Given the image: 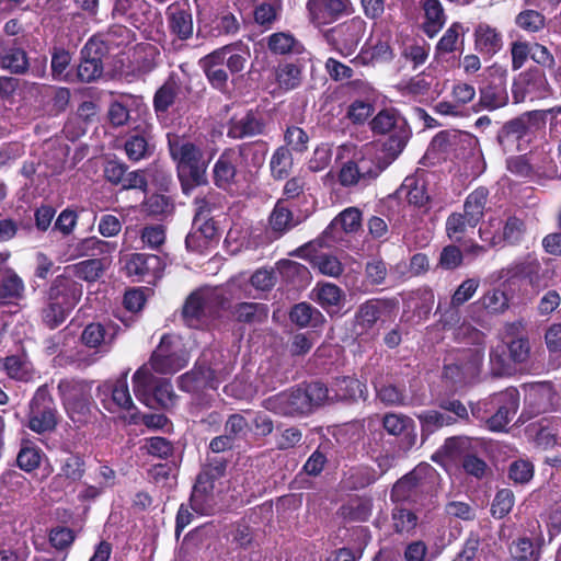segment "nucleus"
I'll return each mask as SVG.
<instances>
[{
  "instance_id": "f257e3e1",
  "label": "nucleus",
  "mask_w": 561,
  "mask_h": 561,
  "mask_svg": "<svg viewBox=\"0 0 561 561\" xmlns=\"http://www.w3.org/2000/svg\"><path fill=\"white\" fill-rule=\"evenodd\" d=\"M168 151L174 163L181 191L185 196L201 186H207L209 159L196 142L176 134H168Z\"/></svg>"
},
{
  "instance_id": "f03ea898",
  "label": "nucleus",
  "mask_w": 561,
  "mask_h": 561,
  "mask_svg": "<svg viewBox=\"0 0 561 561\" xmlns=\"http://www.w3.org/2000/svg\"><path fill=\"white\" fill-rule=\"evenodd\" d=\"M438 472L430 463L421 462L398 479L390 491L393 503L424 505L436 492Z\"/></svg>"
},
{
  "instance_id": "7ed1b4c3",
  "label": "nucleus",
  "mask_w": 561,
  "mask_h": 561,
  "mask_svg": "<svg viewBox=\"0 0 561 561\" xmlns=\"http://www.w3.org/2000/svg\"><path fill=\"white\" fill-rule=\"evenodd\" d=\"M82 296V286L73 279L58 276L48 291V302L42 311L43 322L49 328L59 327L77 306Z\"/></svg>"
},
{
  "instance_id": "20e7f679",
  "label": "nucleus",
  "mask_w": 561,
  "mask_h": 561,
  "mask_svg": "<svg viewBox=\"0 0 561 561\" xmlns=\"http://www.w3.org/2000/svg\"><path fill=\"white\" fill-rule=\"evenodd\" d=\"M133 386L136 398L150 408H169L176 399L170 379L156 377L147 365L136 370Z\"/></svg>"
},
{
  "instance_id": "39448f33",
  "label": "nucleus",
  "mask_w": 561,
  "mask_h": 561,
  "mask_svg": "<svg viewBox=\"0 0 561 561\" xmlns=\"http://www.w3.org/2000/svg\"><path fill=\"white\" fill-rule=\"evenodd\" d=\"M225 300L224 295L214 290L199 288L192 291L181 309L183 323L191 329L203 330L216 309L224 307Z\"/></svg>"
},
{
  "instance_id": "423d86ee",
  "label": "nucleus",
  "mask_w": 561,
  "mask_h": 561,
  "mask_svg": "<svg viewBox=\"0 0 561 561\" xmlns=\"http://www.w3.org/2000/svg\"><path fill=\"white\" fill-rule=\"evenodd\" d=\"M501 278L510 285L526 284L534 289H539L548 287L551 272L535 253H527L503 267Z\"/></svg>"
},
{
  "instance_id": "0eeeda50",
  "label": "nucleus",
  "mask_w": 561,
  "mask_h": 561,
  "mask_svg": "<svg viewBox=\"0 0 561 561\" xmlns=\"http://www.w3.org/2000/svg\"><path fill=\"white\" fill-rule=\"evenodd\" d=\"M148 367L160 375H173L183 369L187 360L178 336L164 333L150 355Z\"/></svg>"
},
{
  "instance_id": "6e6552de",
  "label": "nucleus",
  "mask_w": 561,
  "mask_h": 561,
  "mask_svg": "<svg viewBox=\"0 0 561 561\" xmlns=\"http://www.w3.org/2000/svg\"><path fill=\"white\" fill-rule=\"evenodd\" d=\"M539 116V112H528L505 122L496 133V144L503 152L524 150V144L530 140L531 123Z\"/></svg>"
},
{
  "instance_id": "1a4fd4ad",
  "label": "nucleus",
  "mask_w": 561,
  "mask_h": 561,
  "mask_svg": "<svg viewBox=\"0 0 561 561\" xmlns=\"http://www.w3.org/2000/svg\"><path fill=\"white\" fill-rule=\"evenodd\" d=\"M508 71L494 64L486 69L485 82L479 89V105L488 111H495L508 103Z\"/></svg>"
},
{
  "instance_id": "9d476101",
  "label": "nucleus",
  "mask_w": 561,
  "mask_h": 561,
  "mask_svg": "<svg viewBox=\"0 0 561 561\" xmlns=\"http://www.w3.org/2000/svg\"><path fill=\"white\" fill-rule=\"evenodd\" d=\"M238 165L234 150L225 148L211 168L214 186L231 197L239 196L241 193V172Z\"/></svg>"
},
{
  "instance_id": "9b49d317",
  "label": "nucleus",
  "mask_w": 561,
  "mask_h": 561,
  "mask_svg": "<svg viewBox=\"0 0 561 561\" xmlns=\"http://www.w3.org/2000/svg\"><path fill=\"white\" fill-rule=\"evenodd\" d=\"M57 424V411L46 385L41 386L30 402L28 427L42 434L50 432Z\"/></svg>"
},
{
  "instance_id": "f8f14e48",
  "label": "nucleus",
  "mask_w": 561,
  "mask_h": 561,
  "mask_svg": "<svg viewBox=\"0 0 561 561\" xmlns=\"http://www.w3.org/2000/svg\"><path fill=\"white\" fill-rule=\"evenodd\" d=\"M512 91L515 103L543 100L552 93L545 71L538 67H530L519 73Z\"/></svg>"
},
{
  "instance_id": "ddd939ff",
  "label": "nucleus",
  "mask_w": 561,
  "mask_h": 561,
  "mask_svg": "<svg viewBox=\"0 0 561 561\" xmlns=\"http://www.w3.org/2000/svg\"><path fill=\"white\" fill-rule=\"evenodd\" d=\"M364 34V22L352 19L324 33L328 45L342 57H348L357 49Z\"/></svg>"
},
{
  "instance_id": "4468645a",
  "label": "nucleus",
  "mask_w": 561,
  "mask_h": 561,
  "mask_svg": "<svg viewBox=\"0 0 561 561\" xmlns=\"http://www.w3.org/2000/svg\"><path fill=\"white\" fill-rule=\"evenodd\" d=\"M237 47L238 43L224 45L198 60V66L203 70L208 83L220 93L229 91V75L224 66L226 56L231 50H236Z\"/></svg>"
},
{
  "instance_id": "2eb2a0df",
  "label": "nucleus",
  "mask_w": 561,
  "mask_h": 561,
  "mask_svg": "<svg viewBox=\"0 0 561 561\" xmlns=\"http://www.w3.org/2000/svg\"><path fill=\"white\" fill-rule=\"evenodd\" d=\"M519 400V391L515 387H508L503 391L492 393L491 432L507 431V425L518 411Z\"/></svg>"
},
{
  "instance_id": "dca6fc26",
  "label": "nucleus",
  "mask_w": 561,
  "mask_h": 561,
  "mask_svg": "<svg viewBox=\"0 0 561 561\" xmlns=\"http://www.w3.org/2000/svg\"><path fill=\"white\" fill-rule=\"evenodd\" d=\"M82 60L78 66L77 75L80 81L91 82L103 73V57L105 55V35H93L81 50Z\"/></svg>"
},
{
  "instance_id": "f3484780",
  "label": "nucleus",
  "mask_w": 561,
  "mask_h": 561,
  "mask_svg": "<svg viewBox=\"0 0 561 561\" xmlns=\"http://www.w3.org/2000/svg\"><path fill=\"white\" fill-rule=\"evenodd\" d=\"M262 407L270 412L283 416H297L308 414L309 404L302 386L293 387L263 400Z\"/></svg>"
},
{
  "instance_id": "a211bd4d",
  "label": "nucleus",
  "mask_w": 561,
  "mask_h": 561,
  "mask_svg": "<svg viewBox=\"0 0 561 561\" xmlns=\"http://www.w3.org/2000/svg\"><path fill=\"white\" fill-rule=\"evenodd\" d=\"M309 20L317 26L328 25L355 12L351 0H308Z\"/></svg>"
},
{
  "instance_id": "6ab92c4d",
  "label": "nucleus",
  "mask_w": 561,
  "mask_h": 561,
  "mask_svg": "<svg viewBox=\"0 0 561 561\" xmlns=\"http://www.w3.org/2000/svg\"><path fill=\"white\" fill-rule=\"evenodd\" d=\"M220 237L217 221L193 220L185 238V248L191 253L204 255L219 244Z\"/></svg>"
},
{
  "instance_id": "aec40b11",
  "label": "nucleus",
  "mask_w": 561,
  "mask_h": 561,
  "mask_svg": "<svg viewBox=\"0 0 561 561\" xmlns=\"http://www.w3.org/2000/svg\"><path fill=\"white\" fill-rule=\"evenodd\" d=\"M267 122L257 110H249L240 118H231L228 123L227 137L233 140L252 138L266 134Z\"/></svg>"
},
{
  "instance_id": "412c9836",
  "label": "nucleus",
  "mask_w": 561,
  "mask_h": 561,
  "mask_svg": "<svg viewBox=\"0 0 561 561\" xmlns=\"http://www.w3.org/2000/svg\"><path fill=\"white\" fill-rule=\"evenodd\" d=\"M386 304L380 299H368L360 304L355 311L353 319L352 334L358 343L364 341V336L376 325L381 317Z\"/></svg>"
},
{
  "instance_id": "4be33fe9",
  "label": "nucleus",
  "mask_w": 561,
  "mask_h": 561,
  "mask_svg": "<svg viewBox=\"0 0 561 561\" xmlns=\"http://www.w3.org/2000/svg\"><path fill=\"white\" fill-rule=\"evenodd\" d=\"M123 268L129 277H159L164 270L163 260L157 254L133 253L121 259Z\"/></svg>"
},
{
  "instance_id": "5701e85b",
  "label": "nucleus",
  "mask_w": 561,
  "mask_h": 561,
  "mask_svg": "<svg viewBox=\"0 0 561 561\" xmlns=\"http://www.w3.org/2000/svg\"><path fill=\"white\" fill-rule=\"evenodd\" d=\"M473 45L484 59H491L503 49L504 35L496 26L480 22L473 31Z\"/></svg>"
},
{
  "instance_id": "b1692460",
  "label": "nucleus",
  "mask_w": 561,
  "mask_h": 561,
  "mask_svg": "<svg viewBox=\"0 0 561 561\" xmlns=\"http://www.w3.org/2000/svg\"><path fill=\"white\" fill-rule=\"evenodd\" d=\"M332 402L355 403L366 401L368 389L365 382L355 376H339L331 381Z\"/></svg>"
},
{
  "instance_id": "393cba45",
  "label": "nucleus",
  "mask_w": 561,
  "mask_h": 561,
  "mask_svg": "<svg viewBox=\"0 0 561 561\" xmlns=\"http://www.w3.org/2000/svg\"><path fill=\"white\" fill-rule=\"evenodd\" d=\"M312 299L331 317L339 316L345 294L341 287L329 282H318L312 289Z\"/></svg>"
},
{
  "instance_id": "a878e982",
  "label": "nucleus",
  "mask_w": 561,
  "mask_h": 561,
  "mask_svg": "<svg viewBox=\"0 0 561 561\" xmlns=\"http://www.w3.org/2000/svg\"><path fill=\"white\" fill-rule=\"evenodd\" d=\"M150 138L147 127L138 126L131 129L122 144L128 160L138 162L152 156L154 146L149 142ZM116 147H121V145H116Z\"/></svg>"
},
{
  "instance_id": "bb28decb",
  "label": "nucleus",
  "mask_w": 561,
  "mask_h": 561,
  "mask_svg": "<svg viewBox=\"0 0 561 561\" xmlns=\"http://www.w3.org/2000/svg\"><path fill=\"white\" fill-rule=\"evenodd\" d=\"M181 92L179 76L171 72L165 81L156 90L152 106L157 118H164L170 108L175 104Z\"/></svg>"
},
{
  "instance_id": "cd10ccee",
  "label": "nucleus",
  "mask_w": 561,
  "mask_h": 561,
  "mask_svg": "<svg viewBox=\"0 0 561 561\" xmlns=\"http://www.w3.org/2000/svg\"><path fill=\"white\" fill-rule=\"evenodd\" d=\"M134 41L135 33L125 25L114 24L107 28V56L113 49H118V53L115 54V58H117V60L114 65V71L119 73L129 72L128 70H125L124 56L126 55L125 48Z\"/></svg>"
},
{
  "instance_id": "c85d7f7f",
  "label": "nucleus",
  "mask_w": 561,
  "mask_h": 561,
  "mask_svg": "<svg viewBox=\"0 0 561 561\" xmlns=\"http://www.w3.org/2000/svg\"><path fill=\"white\" fill-rule=\"evenodd\" d=\"M396 121L398 123L389 125V137L382 145L386 157L390 160L399 157L412 136L411 127L403 115H398Z\"/></svg>"
},
{
  "instance_id": "c756f323",
  "label": "nucleus",
  "mask_w": 561,
  "mask_h": 561,
  "mask_svg": "<svg viewBox=\"0 0 561 561\" xmlns=\"http://www.w3.org/2000/svg\"><path fill=\"white\" fill-rule=\"evenodd\" d=\"M25 297V284L11 267L0 271V305H18Z\"/></svg>"
},
{
  "instance_id": "7c9ffc66",
  "label": "nucleus",
  "mask_w": 561,
  "mask_h": 561,
  "mask_svg": "<svg viewBox=\"0 0 561 561\" xmlns=\"http://www.w3.org/2000/svg\"><path fill=\"white\" fill-rule=\"evenodd\" d=\"M468 337L472 341V347L461 348L457 352L458 360L466 365L470 374L477 371L483 363L485 353V334L476 329H468Z\"/></svg>"
},
{
  "instance_id": "2f4dec72",
  "label": "nucleus",
  "mask_w": 561,
  "mask_h": 561,
  "mask_svg": "<svg viewBox=\"0 0 561 561\" xmlns=\"http://www.w3.org/2000/svg\"><path fill=\"white\" fill-rule=\"evenodd\" d=\"M467 142L471 146L476 139L468 133L456 129H445L438 131L430 142L428 152L435 154H448L457 149L461 144Z\"/></svg>"
},
{
  "instance_id": "473e14b6",
  "label": "nucleus",
  "mask_w": 561,
  "mask_h": 561,
  "mask_svg": "<svg viewBox=\"0 0 561 561\" xmlns=\"http://www.w3.org/2000/svg\"><path fill=\"white\" fill-rule=\"evenodd\" d=\"M420 8L424 14L422 30L428 38H434L446 24L445 9L439 0H421Z\"/></svg>"
},
{
  "instance_id": "72a5a7b5",
  "label": "nucleus",
  "mask_w": 561,
  "mask_h": 561,
  "mask_svg": "<svg viewBox=\"0 0 561 561\" xmlns=\"http://www.w3.org/2000/svg\"><path fill=\"white\" fill-rule=\"evenodd\" d=\"M215 483L197 474L190 496L191 510L207 515L213 508Z\"/></svg>"
},
{
  "instance_id": "f704fd0d",
  "label": "nucleus",
  "mask_w": 561,
  "mask_h": 561,
  "mask_svg": "<svg viewBox=\"0 0 561 561\" xmlns=\"http://www.w3.org/2000/svg\"><path fill=\"white\" fill-rule=\"evenodd\" d=\"M289 320L300 329H322L327 322L323 313L307 301L295 304L289 311Z\"/></svg>"
},
{
  "instance_id": "c9c22d12",
  "label": "nucleus",
  "mask_w": 561,
  "mask_h": 561,
  "mask_svg": "<svg viewBox=\"0 0 561 561\" xmlns=\"http://www.w3.org/2000/svg\"><path fill=\"white\" fill-rule=\"evenodd\" d=\"M229 148L234 150L236 158L239 163L255 169H259L264 164L268 152V144L262 139L242 142L236 147Z\"/></svg>"
},
{
  "instance_id": "e433bc0d",
  "label": "nucleus",
  "mask_w": 561,
  "mask_h": 561,
  "mask_svg": "<svg viewBox=\"0 0 561 561\" xmlns=\"http://www.w3.org/2000/svg\"><path fill=\"white\" fill-rule=\"evenodd\" d=\"M167 20L170 32L181 41L193 35V16L188 8L171 4L167 9Z\"/></svg>"
},
{
  "instance_id": "4c0bfd02",
  "label": "nucleus",
  "mask_w": 561,
  "mask_h": 561,
  "mask_svg": "<svg viewBox=\"0 0 561 561\" xmlns=\"http://www.w3.org/2000/svg\"><path fill=\"white\" fill-rule=\"evenodd\" d=\"M380 474L377 470L367 465L351 467L344 472L341 480L342 489L347 491H359L373 485Z\"/></svg>"
},
{
  "instance_id": "58836bf2",
  "label": "nucleus",
  "mask_w": 561,
  "mask_h": 561,
  "mask_svg": "<svg viewBox=\"0 0 561 561\" xmlns=\"http://www.w3.org/2000/svg\"><path fill=\"white\" fill-rule=\"evenodd\" d=\"M229 313L234 322L251 325L267 320L268 307L261 302L243 301L231 306Z\"/></svg>"
},
{
  "instance_id": "ea45409f",
  "label": "nucleus",
  "mask_w": 561,
  "mask_h": 561,
  "mask_svg": "<svg viewBox=\"0 0 561 561\" xmlns=\"http://www.w3.org/2000/svg\"><path fill=\"white\" fill-rule=\"evenodd\" d=\"M478 287L479 280L476 278H467L457 287L450 299L451 309L446 313V318L442 320L444 329H446L448 325H454L459 322V313L457 308L471 299Z\"/></svg>"
},
{
  "instance_id": "a19ab883",
  "label": "nucleus",
  "mask_w": 561,
  "mask_h": 561,
  "mask_svg": "<svg viewBox=\"0 0 561 561\" xmlns=\"http://www.w3.org/2000/svg\"><path fill=\"white\" fill-rule=\"evenodd\" d=\"M430 51L431 44L421 36L408 37L400 46L401 57L412 65L413 70L427 61Z\"/></svg>"
},
{
  "instance_id": "79ce46f5",
  "label": "nucleus",
  "mask_w": 561,
  "mask_h": 561,
  "mask_svg": "<svg viewBox=\"0 0 561 561\" xmlns=\"http://www.w3.org/2000/svg\"><path fill=\"white\" fill-rule=\"evenodd\" d=\"M400 196H404L409 205L417 208H428L431 197L427 193L426 182L417 176H407L398 190Z\"/></svg>"
},
{
  "instance_id": "37998d69",
  "label": "nucleus",
  "mask_w": 561,
  "mask_h": 561,
  "mask_svg": "<svg viewBox=\"0 0 561 561\" xmlns=\"http://www.w3.org/2000/svg\"><path fill=\"white\" fill-rule=\"evenodd\" d=\"M470 442L466 437L453 436L445 439V443L432 455L431 459L444 465L445 461L462 460L470 451Z\"/></svg>"
},
{
  "instance_id": "c03bdc74",
  "label": "nucleus",
  "mask_w": 561,
  "mask_h": 561,
  "mask_svg": "<svg viewBox=\"0 0 561 561\" xmlns=\"http://www.w3.org/2000/svg\"><path fill=\"white\" fill-rule=\"evenodd\" d=\"M296 226L294 213L285 206L283 201H277L268 216V229L274 239H279Z\"/></svg>"
},
{
  "instance_id": "a18cd8bd",
  "label": "nucleus",
  "mask_w": 561,
  "mask_h": 561,
  "mask_svg": "<svg viewBox=\"0 0 561 561\" xmlns=\"http://www.w3.org/2000/svg\"><path fill=\"white\" fill-rule=\"evenodd\" d=\"M220 194L209 187L206 192H201L193 199L194 215L193 220L216 221L213 213L219 208Z\"/></svg>"
},
{
  "instance_id": "49530a36",
  "label": "nucleus",
  "mask_w": 561,
  "mask_h": 561,
  "mask_svg": "<svg viewBox=\"0 0 561 561\" xmlns=\"http://www.w3.org/2000/svg\"><path fill=\"white\" fill-rule=\"evenodd\" d=\"M354 160L363 181L376 179L391 161L379 157L373 149H367L359 157L354 156Z\"/></svg>"
},
{
  "instance_id": "de8ad7c7",
  "label": "nucleus",
  "mask_w": 561,
  "mask_h": 561,
  "mask_svg": "<svg viewBox=\"0 0 561 561\" xmlns=\"http://www.w3.org/2000/svg\"><path fill=\"white\" fill-rule=\"evenodd\" d=\"M489 199V190L479 186L473 190L465 199L463 214L468 217L469 222L479 225L482 221L486 204Z\"/></svg>"
},
{
  "instance_id": "09e8293b",
  "label": "nucleus",
  "mask_w": 561,
  "mask_h": 561,
  "mask_svg": "<svg viewBox=\"0 0 561 561\" xmlns=\"http://www.w3.org/2000/svg\"><path fill=\"white\" fill-rule=\"evenodd\" d=\"M373 503L370 499L356 496L343 504L337 514L341 518L348 523L367 522L371 515Z\"/></svg>"
},
{
  "instance_id": "8fccbe9b",
  "label": "nucleus",
  "mask_w": 561,
  "mask_h": 561,
  "mask_svg": "<svg viewBox=\"0 0 561 561\" xmlns=\"http://www.w3.org/2000/svg\"><path fill=\"white\" fill-rule=\"evenodd\" d=\"M0 67L12 73H24L28 68L25 50L0 42Z\"/></svg>"
},
{
  "instance_id": "3c124183",
  "label": "nucleus",
  "mask_w": 561,
  "mask_h": 561,
  "mask_svg": "<svg viewBox=\"0 0 561 561\" xmlns=\"http://www.w3.org/2000/svg\"><path fill=\"white\" fill-rule=\"evenodd\" d=\"M416 417L421 425V437L422 440L427 439L432 434L439 431L445 426H449L456 423V417L444 414L436 410H426L416 414Z\"/></svg>"
},
{
  "instance_id": "603ef678",
  "label": "nucleus",
  "mask_w": 561,
  "mask_h": 561,
  "mask_svg": "<svg viewBox=\"0 0 561 561\" xmlns=\"http://www.w3.org/2000/svg\"><path fill=\"white\" fill-rule=\"evenodd\" d=\"M158 49L151 44H138L134 47L133 67L130 71L137 75L150 73L156 67Z\"/></svg>"
},
{
  "instance_id": "864d4df0",
  "label": "nucleus",
  "mask_w": 561,
  "mask_h": 561,
  "mask_svg": "<svg viewBox=\"0 0 561 561\" xmlns=\"http://www.w3.org/2000/svg\"><path fill=\"white\" fill-rule=\"evenodd\" d=\"M294 165L293 154L287 146H279L273 152L270 160L271 175L274 180L288 178Z\"/></svg>"
},
{
  "instance_id": "5fc2aeb1",
  "label": "nucleus",
  "mask_w": 561,
  "mask_h": 561,
  "mask_svg": "<svg viewBox=\"0 0 561 561\" xmlns=\"http://www.w3.org/2000/svg\"><path fill=\"white\" fill-rule=\"evenodd\" d=\"M57 388L64 404L91 396V385L82 380L65 378Z\"/></svg>"
},
{
  "instance_id": "6e6d98bb",
  "label": "nucleus",
  "mask_w": 561,
  "mask_h": 561,
  "mask_svg": "<svg viewBox=\"0 0 561 561\" xmlns=\"http://www.w3.org/2000/svg\"><path fill=\"white\" fill-rule=\"evenodd\" d=\"M514 23L519 30L533 34L546 27L547 19L541 11L528 7L516 14Z\"/></svg>"
},
{
  "instance_id": "4d7b16f0",
  "label": "nucleus",
  "mask_w": 561,
  "mask_h": 561,
  "mask_svg": "<svg viewBox=\"0 0 561 561\" xmlns=\"http://www.w3.org/2000/svg\"><path fill=\"white\" fill-rule=\"evenodd\" d=\"M280 89L290 91L298 88L302 80V69L294 62L279 64L275 72Z\"/></svg>"
},
{
  "instance_id": "13d9d810",
  "label": "nucleus",
  "mask_w": 561,
  "mask_h": 561,
  "mask_svg": "<svg viewBox=\"0 0 561 561\" xmlns=\"http://www.w3.org/2000/svg\"><path fill=\"white\" fill-rule=\"evenodd\" d=\"M460 34L465 35L463 25L460 22H453L435 45V56L440 57L458 49Z\"/></svg>"
},
{
  "instance_id": "bf43d9fd",
  "label": "nucleus",
  "mask_w": 561,
  "mask_h": 561,
  "mask_svg": "<svg viewBox=\"0 0 561 561\" xmlns=\"http://www.w3.org/2000/svg\"><path fill=\"white\" fill-rule=\"evenodd\" d=\"M535 476V466L527 458L513 460L507 468V478L516 485L528 484Z\"/></svg>"
},
{
  "instance_id": "052dcab7",
  "label": "nucleus",
  "mask_w": 561,
  "mask_h": 561,
  "mask_svg": "<svg viewBox=\"0 0 561 561\" xmlns=\"http://www.w3.org/2000/svg\"><path fill=\"white\" fill-rule=\"evenodd\" d=\"M302 389L309 404V412L327 402H332L331 386L328 387L321 381H311L304 383Z\"/></svg>"
},
{
  "instance_id": "680f3d73",
  "label": "nucleus",
  "mask_w": 561,
  "mask_h": 561,
  "mask_svg": "<svg viewBox=\"0 0 561 561\" xmlns=\"http://www.w3.org/2000/svg\"><path fill=\"white\" fill-rule=\"evenodd\" d=\"M392 528L398 535L411 534L419 522L417 515L408 508L396 506L391 513Z\"/></svg>"
},
{
  "instance_id": "e2e57ef3",
  "label": "nucleus",
  "mask_w": 561,
  "mask_h": 561,
  "mask_svg": "<svg viewBox=\"0 0 561 561\" xmlns=\"http://www.w3.org/2000/svg\"><path fill=\"white\" fill-rule=\"evenodd\" d=\"M375 112V100H351L345 118L353 125H364Z\"/></svg>"
},
{
  "instance_id": "0e129e2a",
  "label": "nucleus",
  "mask_w": 561,
  "mask_h": 561,
  "mask_svg": "<svg viewBox=\"0 0 561 561\" xmlns=\"http://www.w3.org/2000/svg\"><path fill=\"white\" fill-rule=\"evenodd\" d=\"M3 366L8 376L12 379L28 381L33 376L32 364L25 356H8Z\"/></svg>"
},
{
  "instance_id": "69168bd1",
  "label": "nucleus",
  "mask_w": 561,
  "mask_h": 561,
  "mask_svg": "<svg viewBox=\"0 0 561 561\" xmlns=\"http://www.w3.org/2000/svg\"><path fill=\"white\" fill-rule=\"evenodd\" d=\"M135 98L130 94H122L119 100L111 101L107 108V121L113 126H123L129 121L128 106Z\"/></svg>"
},
{
  "instance_id": "338daca9",
  "label": "nucleus",
  "mask_w": 561,
  "mask_h": 561,
  "mask_svg": "<svg viewBox=\"0 0 561 561\" xmlns=\"http://www.w3.org/2000/svg\"><path fill=\"white\" fill-rule=\"evenodd\" d=\"M267 47L273 54L299 53L300 44L290 33L278 32L268 36Z\"/></svg>"
},
{
  "instance_id": "774afa93",
  "label": "nucleus",
  "mask_w": 561,
  "mask_h": 561,
  "mask_svg": "<svg viewBox=\"0 0 561 561\" xmlns=\"http://www.w3.org/2000/svg\"><path fill=\"white\" fill-rule=\"evenodd\" d=\"M512 561H539L540 551L534 548V542L528 537L513 540L510 546Z\"/></svg>"
}]
</instances>
